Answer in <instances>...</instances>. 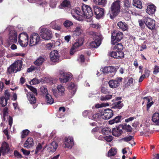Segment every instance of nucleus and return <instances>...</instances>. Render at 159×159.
I'll return each instance as SVG.
<instances>
[{"label":"nucleus","instance_id":"obj_1","mask_svg":"<svg viewBox=\"0 0 159 159\" xmlns=\"http://www.w3.org/2000/svg\"><path fill=\"white\" fill-rule=\"evenodd\" d=\"M120 1L117 0L111 4L109 10L110 17L113 19L119 13L120 11Z\"/></svg>","mask_w":159,"mask_h":159},{"label":"nucleus","instance_id":"obj_2","mask_svg":"<svg viewBox=\"0 0 159 159\" xmlns=\"http://www.w3.org/2000/svg\"><path fill=\"white\" fill-rule=\"evenodd\" d=\"M39 34L41 38L45 41L50 40L52 38V32L50 30L42 26L39 28Z\"/></svg>","mask_w":159,"mask_h":159},{"label":"nucleus","instance_id":"obj_3","mask_svg":"<svg viewBox=\"0 0 159 159\" xmlns=\"http://www.w3.org/2000/svg\"><path fill=\"white\" fill-rule=\"evenodd\" d=\"M22 61L20 60L16 61L8 68L7 72L10 74L20 71L22 68Z\"/></svg>","mask_w":159,"mask_h":159},{"label":"nucleus","instance_id":"obj_4","mask_svg":"<svg viewBox=\"0 0 159 159\" xmlns=\"http://www.w3.org/2000/svg\"><path fill=\"white\" fill-rule=\"evenodd\" d=\"M28 41L29 36L26 33H22L19 34L18 42L21 47H26L28 44Z\"/></svg>","mask_w":159,"mask_h":159},{"label":"nucleus","instance_id":"obj_5","mask_svg":"<svg viewBox=\"0 0 159 159\" xmlns=\"http://www.w3.org/2000/svg\"><path fill=\"white\" fill-rule=\"evenodd\" d=\"M93 36V41L90 43V46L91 48H97L101 43L102 36L99 33H94Z\"/></svg>","mask_w":159,"mask_h":159},{"label":"nucleus","instance_id":"obj_6","mask_svg":"<svg viewBox=\"0 0 159 159\" xmlns=\"http://www.w3.org/2000/svg\"><path fill=\"white\" fill-rule=\"evenodd\" d=\"M12 27H8L6 30H10L8 41L9 43H16L17 41V34L16 31L13 30Z\"/></svg>","mask_w":159,"mask_h":159},{"label":"nucleus","instance_id":"obj_7","mask_svg":"<svg viewBox=\"0 0 159 159\" xmlns=\"http://www.w3.org/2000/svg\"><path fill=\"white\" fill-rule=\"evenodd\" d=\"M57 89H52V90L53 95L56 98H57L64 95L65 89L64 86L60 84L57 86Z\"/></svg>","mask_w":159,"mask_h":159},{"label":"nucleus","instance_id":"obj_8","mask_svg":"<svg viewBox=\"0 0 159 159\" xmlns=\"http://www.w3.org/2000/svg\"><path fill=\"white\" fill-rule=\"evenodd\" d=\"M41 41L39 35L36 33H33L30 37L29 44L30 46L36 45L40 43Z\"/></svg>","mask_w":159,"mask_h":159},{"label":"nucleus","instance_id":"obj_9","mask_svg":"<svg viewBox=\"0 0 159 159\" xmlns=\"http://www.w3.org/2000/svg\"><path fill=\"white\" fill-rule=\"evenodd\" d=\"M83 17L90 18L93 15V12L91 8L89 6L84 4L82 7Z\"/></svg>","mask_w":159,"mask_h":159},{"label":"nucleus","instance_id":"obj_10","mask_svg":"<svg viewBox=\"0 0 159 159\" xmlns=\"http://www.w3.org/2000/svg\"><path fill=\"white\" fill-rule=\"evenodd\" d=\"M123 33L122 32L115 31L111 34V43L115 44L116 43L120 41L122 39Z\"/></svg>","mask_w":159,"mask_h":159},{"label":"nucleus","instance_id":"obj_11","mask_svg":"<svg viewBox=\"0 0 159 159\" xmlns=\"http://www.w3.org/2000/svg\"><path fill=\"white\" fill-rule=\"evenodd\" d=\"M71 14L75 19L80 20L81 17H83V12L81 11L79 7H76L71 11Z\"/></svg>","mask_w":159,"mask_h":159},{"label":"nucleus","instance_id":"obj_12","mask_svg":"<svg viewBox=\"0 0 159 159\" xmlns=\"http://www.w3.org/2000/svg\"><path fill=\"white\" fill-rule=\"evenodd\" d=\"M84 41V39L83 38L81 37L79 39L78 41L74 44L72 48L70 50V55H73L74 53L76 51V48L80 46L83 44Z\"/></svg>","mask_w":159,"mask_h":159},{"label":"nucleus","instance_id":"obj_13","mask_svg":"<svg viewBox=\"0 0 159 159\" xmlns=\"http://www.w3.org/2000/svg\"><path fill=\"white\" fill-rule=\"evenodd\" d=\"M144 23L146 26L150 29L152 30L155 27V20L148 17L144 18Z\"/></svg>","mask_w":159,"mask_h":159},{"label":"nucleus","instance_id":"obj_14","mask_svg":"<svg viewBox=\"0 0 159 159\" xmlns=\"http://www.w3.org/2000/svg\"><path fill=\"white\" fill-rule=\"evenodd\" d=\"M93 8L97 18L99 19L102 16L104 12V10L103 8H100L97 6H94Z\"/></svg>","mask_w":159,"mask_h":159},{"label":"nucleus","instance_id":"obj_15","mask_svg":"<svg viewBox=\"0 0 159 159\" xmlns=\"http://www.w3.org/2000/svg\"><path fill=\"white\" fill-rule=\"evenodd\" d=\"M83 32L82 27L81 25L77 26L71 31L72 36L74 38H77Z\"/></svg>","mask_w":159,"mask_h":159},{"label":"nucleus","instance_id":"obj_16","mask_svg":"<svg viewBox=\"0 0 159 159\" xmlns=\"http://www.w3.org/2000/svg\"><path fill=\"white\" fill-rule=\"evenodd\" d=\"M102 118L104 120H108L111 118L113 116L112 110L110 109L105 110L103 112H101Z\"/></svg>","mask_w":159,"mask_h":159},{"label":"nucleus","instance_id":"obj_17","mask_svg":"<svg viewBox=\"0 0 159 159\" xmlns=\"http://www.w3.org/2000/svg\"><path fill=\"white\" fill-rule=\"evenodd\" d=\"M117 67H116L113 66H109L105 67L102 70V72L104 73H113V75L111 76L113 77L117 70Z\"/></svg>","mask_w":159,"mask_h":159},{"label":"nucleus","instance_id":"obj_18","mask_svg":"<svg viewBox=\"0 0 159 159\" xmlns=\"http://www.w3.org/2000/svg\"><path fill=\"white\" fill-rule=\"evenodd\" d=\"M110 55L112 57L116 59L122 58L124 57V53L120 51H113L110 53Z\"/></svg>","mask_w":159,"mask_h":159},{"label":"nucleus","instance_id":"obj_19","mask_svg":"<svg viewBox=\"0 0 159 159\" xmlns=\"http://www.w3.org/2000/svg\"><path fill=\"white\" fill-rule=\"evenodd\" d=\"M51 60L53 62H58L59 58L58 52L56 50L51 51L50 55Z\"/></svg>","mask_w":159,"mask_h":159},{"label":"nucleus","instance_id":"obj_20","mask_svg":"<svg viewBox=\"0 0 159 159\" xmlns=\"http://www.w3.org/2000/svg\"><path fill=\"white\" fill-rule=\"evenodd\" d=\"M65 147L71 148L74 144L73 138L71 137H66L64 141Z\"/></svg>","mask_w":159,"mask_h":159},{"label":"nucleus","instance_id":"obj_21","mask_svg":"<svg viewBox=\"0 0 159 159\" xmlns=\"http://www.w3.org/2000/svg\"><path fill=\"white\" fill-rule=\"evenodd\" d=\"M156 7L153 4L148 5L146 9V12L150 15H152L155 13L156 10Z\"/></svg>","mask_w":159,"mask_h":159},{"label":"nucleus","instance_id":"obj_22","mask_svg":"<svg viewBox=\"0 0 159 159\" xmlns=\"http://www.w3.org/2000/svg\"><path fill=\"white\" fill-rule=\"evenodd\" d=\"M89 118L96 121L102 120H103L101 112L94 114L92 116H89Z\"/></svg>","mask_w":159,"mask_h":159},{"label":"nucleus","instance_id":"obj_23","mask_svg":"<svg viewBox=\"0 0 159 159\" xmlns=\"http://www.w3.org/2000/svg\"><path fill=\"white\" fill-rule=\"evenodd\" d=\"M26 95L28 100L29 101L30 103L32 104H34L36 102V99L33 93L31 92H28L26 93Z\"/></svg>","mask_w":159,"mask_h":159},{"label":"nucleus","instance_id":"obj_24","mask_svg":"<svg viewBox=\"0 0 159 159\" xmlns=\"http://www.w3.org/2000/svg\"><path fill=\"white\" fill-rule=\"evenodd\" d=\"M34 145V143L33 141V139L32 138H28L24 144V147L27 148H29L32 147Z\"/></svg>","mask_w":159,"mask_h":159},{"label":"nucleus","instance_id":"obj_25","mask_svg":"<svg viewBox=\"0 0 159 159\" xmlns=\"http://www.w3.org/2000/svg\"><path fill=\"white\" fill-rule=\"evenodd\" d=\"M62 77L59 78V80L61 82V83H66L70 80L71 77V76L70 74L67 73Z\"/></svg>","mask_w":159,"mask_h":159},{"label":"nucleus","instance_id":"obj_26","mask_svg":"<svg viewBox=\"0 0 159 159\" xmlns=\"http://www.w3.org/2000/svg\"><path fill=\"white\" fill-rule=\"evenodd\" d=\"M57 147V145L55 142H52L50 145H49L48 150L50 152H54Z\"/></svg>","mask_w":159,"mask_h":159},{"label":"nucleus","instance_id":"obj_27","mask_svg":"<svg viewBox=\"0 0 159 159\" xmlns=\"http://www.w3.org/2000/svg\"><path fill=\"white\" fill-rule=\"evenodd\" d=\"M0 150L4 153H7L9 150V148L8 144L6 142H4L2 144V147L0 148Z\"/></svg>","mask_w":159,"mask_h":159},{"label":"nucleus","instance_id":"obj_28","mask_svg":"<svg viewBox=\"0 0 159 159\" xmlns=\"http://www.w3.org/2000/svg\"><path fill=\"white\" fill-rule=\"evenodd\" d=\"M68 89L72 94L74 95L76 91L77 87L74 83H71L68 87Z\"/></svg>","mask_w":159,"mask_h":159},{"label":"nucleus","instance_id":"obj_29","mask_svg":"<svg viewBox=\"0 0 159 159\" xmlns=\"http://www.w3.org/2000/svg\"><path fill=\"white\" fill-rule=\"evenodd\" d=\"M152 120L156 125H159V113H155L152 116Z\"/></svg>","mask_w":159,"mask_h":159},{"label":"nucleus","instance_id":"obj_30","mask_svg":"<svg viewBox=\"0 0 159 159\" xmlns=\"http://www.w3.org/2000/svg\"><path fill=\"white\" fill-rule=\"evenodd\" d=\"M112 134L115 136H120L122 132L121 129H120L119 128H114L112 130Z\"/></svg>","mask_w":159,"mask_h":159},{"label":"nucleus","instance_id":"obj_31","mask_svg":"<svg viewBox=\"0 0 159 159\" xmlns=\"http://www.w3.org/2000/svg\"><path fill=\"white\" fill-rule=\"evenodd\" d=\"M70 2L69 0H64L60 4V8L64 7H70Z\"/></svg>","mask_w":159,"mask_h":159},{"label":"nucleus","instance_id":"obj_32","mask_svg":"<svg viewBox=\"0 0 159 159\" xmlns=\"http://www.w3.org/2000/svg\"><path fill=\"white\" fill-rule=\"evenodd\" d=\"M123 106V104L122 102L121 101H119L118 102H116L112 107V108L119 110L121 109Z\"/></svg>","mask_w":159,"mask_h":159},{"label":"nucleus","instance_id":"obj_33","mask_svg":"<svg viewBox=\"0 0 159 159\" xmlns=\"http://www.w3.org/2000/svg\"><path fill=\"white\" fill-rule=\"evenodd\" d=\"M133 5L139 9H141L143 7L142 3L140 0H133Z\"/></svg>","mask_w":159,"mask_h":159},{"label":"nucleus","instance_id":"obj_34","mask_svg":"<svg viewBox=\"0 0 159 159\" xmlns=\"http://www.w3.org/2000/svg\"><path fill=\"white\" fill-rule=\"evenodd\" d=\"M108 84L109 87L112 88H116L119 86V84L116 80H111L109 81Z\"/></svg>","mask_w":159,"mask_h":159},{"label":"nucleus","instance_id":"obj_35","mask_svg":"<svg viewBox=\"0 0 159 159\" xmlns=\"http://www.w3.org/2000/svg\"><path fill=\"white\" fill-rule=\"evenodd\" d=\"M45 98L47 104L51 105L53 103L54 100L49 94L47 93L46 94Z\"/></svg>","mask_w":159,"mask_h":159},{"label":"nucleus","instance_id":"obj_36","mask_svg":"<svg viewBox=\"0 0 159 159\" xmlns=\"http://www.w3.org/2000/svg\"><path fill=\"white\" fill-rule=\"evenodd\" d=\"M117 25L119 28L123 31H125L128 29L127 25L125 23H123L122 21L119 22L117 23Z\"/></svg>","mask_w":159,"mask_h":159},{"label":"nucleus","instance_id":"obj_37","mask_svg":"<svg viewBox=\"0 0 159 159\" xmlns=\"http://www.w3.org/2000/svg\"><path fill=\"white\" fill-rule=\"evenodd\" d=\"M45 61V59L43 57H40L34 62V64L36 65L39 66L41 65Z\"/></svg>","mask_w":159,"mask_h":159},{"label":"nucleus","instance_id":"obj_38","mask_svg":"<svg viewBox=\"0 0 159 159\" xmlns=\"http://www.w3.org/2000/svg\"><path fill=\"white\" fill-rule=\"evenodd\" d=\"M50 26L52 29L55 30H60L61 29V26L57 25L55 21L52 22L50 24Z\"/></svg>","mask_w":159,"mask_h":159},{"label":"nucleus","instance_id":"obj_39","mask_svg":"<svg viewBox=\"0 0 159 159\" xmlns=\"http://www.w3.org/2000/svg\"><path fill=\"white\" fill-rule=\"evenodd\" d=\"M7 101L5 98L4 96L1 97L0 98V105L2 107H5L7 103Z\"/></svg>","mask_w":159,"mask_h":159},{"label":"nucleus","instance_id":"obj_40","mask_svg":"<svg viewBox=\"0 0 159 159\" xmlns=\"http://www.w3.org/2000/svg\"><path fill=\"white\" fill-rule=\"evenodd\" d=\"M117 149L115 148H112L108 152V156H114L116 153Z\"/></svg>","mask_w":159,"mask_h":159},{"label":"nucleus","instance_id":"obj_41","mask_svg":"<svg viewBox=\"0 0 159 159\" xmlns=\"http://www.w3.org/2000/svg\"><path fill=\"white\" fill-rule=\"evenodd\" d=\"M93 1L96 4L101 5L103 6H105L107 2V0H93Z\"/></svg>","mask_w":159,"mask_h":159},{"label":"nucleus","instance_id":"obj_42","mask_svg":"<svg viewBox=\"0 0 159 159\" xmlns=\"http://www.w3.org/2000/svg\"><path fill=\"white\" fill-rule=\"evenodd\" d=\"M102 136L101 135L98 138V139L100 140H103V139H104L105 140L108 142H111L113 139V137L111 135L106 136L103 138H102Z\"/></svg>","mask_w":159,"mask_h":159},{"label":"nucleus","instance_id":"obj_43","mask_svg":"<svg viewBox=\"0 0 159 159\" xmlns=\"http://www.w3.org/2000/svg\"><path fill=\"white\" fill-rule=\"evenodd\" d=\"M73 25L72 22L69 20H66L63 23L64 26L67 29L70 28Z\"/></svg>","mask_w":159,"mask_h":159},{"label":"nucleus","instance_id":"obj_44","mask_svg":"<svg viewBox=\"0 0 159 159\" xmlns=\"http://www.w3.org/2000/svg\"><path fill=\"white\" fill-rule=\"evenodd\" d=\"M112 95L109 94L105 96H101L100 99L102 101H106L111 99L112 98Z\"/></svg>","mask_w":159,"mask_h":159},{"label":"nucleus","instance_id":"obj_45","mask_svg":"<svg viewBox=\"0 0 159 159\" xmlns=\"http://www.w3.org/2000/svg\"><path fill=\"white\" fill-rule=\"evenodd\" d=\"M42 147L41 145L39 143L36 147L35 150V154H38L39 152H42Z\"/></svg>","mask_w":159,"mask_h":159},{"label":"nucleus","instance_id":"obj_46","mask_svg":"<svg viewBox=\"0 0 159 159\" xmlns=\"http://www.w3.org/2000/svg\"><path fill=\"white\" fill-rule=\"evenodd\" d=\"M109 106V104L108 103H103L101 104H98L95 105V107L97 108H99L103 107H106Z\"/></svg>","mask_w":159,"mask_h":159},{"label":"nucleus","instance_id":"obj_47","mask_svg":"<svg viewBox=\"0 0 159 159\" xmlns=\"http://www.w3.org/2000/svg\"><path fill=\"white\" fill-rule=\"evenodd\" d=\"M92 114V112L90 110H85L83 113V115L85 117L87 116H90V115Z\"/></svg>","mask_w":159,"mask_h":159},{"label":"nucleus","instance_id":"obj_48","mask_svg":"<svg viewBox=\"0 0 159 159\" xmlns=\"http://www.w3.org/2000/svg\"><path fill=\"white\" fill-rule=\"evenodd\" d=\"M114 48L117 50V51H121V50L123 49V46L121 44L118 43L115 46Z\"/></svg>","mask_w":159,"mask_h":159},{"label":"nucleus","instance_id":"obj_49","mask_svg":"<svg viewBox=\"0 0 159 159\" xmlns=\"http://www.w3.org/2000/svg\"><path fill=\"white\" fill-rule=\"evenodd\" d=\"M102 132L104 135L107 134L110 132V129L107 128H103L102 130Z\"/></svg>","mask_w":159,"mask_h":159},{"label":"nucleus","instance_id":"obj_50","mask_svg":"<svg viewBox=\"0 0 159 159\" xmlns=\"http://www.w3.org/2000/svg\"><path fill=\"white\" fill-rule=\"evenodd\" d=\"M29 131L28 129H25L23 130L21 135V137L22 138H25L28 134Z\"/></svg>","mask_w":159,"mask_h":159},{"label":"nucleus","instance_id":"obj_51","mask_svg":"<svg viewBox=\"0 0 159 159\" xmlns=\"http://www.w3.org/2000/svg\"><path fill=\"white\" fill-rule=\"evenodd\" d=\"M90 26L91 27L93 28H95L97 29H98L100 28V25L98 23H92L90 24Z\"/></svg>","mask_w":159,"mask_h":159},{"label":"nucleus","instance_id":"obj_52","mask_svg":"<svg viewBox=\"0 0 159 159\" xmlns=\"http://www.w3.org/2000/svg\"><path fill=\"white\" fill-rule=\"evenodd\" d=\"M133 139V137L132 136L129 135L122 139V140L125 142H128L132 140Z\"/></svg>","mask_w":159,"mask_h":159},{"label":"nucleus","instance_id":"obj_53","mask_svg":"<svg viewBox=\"0 0 159 159\" xmlns=\"http://www.w3.org/2000/svg\"><path fill=\"white\" fill-rule=\"evenodd\" d=\"M143 98L145 100V101H146L147 104L151 102V101H153L152 98L150 96L145 97Z\"/></svg>","mask_w":159,"mask_h":159},{"label":"nucleus","instance_id":"obj_54","mask_svg":"<svg viewBox=\"0 0 159 159\" xmlns=\"http://www.w3.org/2000/svg\"><path fill=\"white\" fill-rule=\"evenodd\" d=\"M8 108L6 107L4 108L3 110V116L4 118V119L5 120V117L6 116H8Z\"/></svg>","mask_w":159,"mask_h":159},{"label":"nucleus","instance_id":"obj_55","mask_svg":"<svg viewBox=\"0 0 159 159\" xmlns=\"http://www.w3.org/2000/svg\"><path fill=\"white\" fill-rule=\"evenodd\" d=\"M28 1L31 3H36L38 5H41L42 4V2L39 0H28Z\"/></svg>","mask_w":159,"mask_h":159},{"label":"nucleus","instance_id":"obj_56","mask_svg":"<svg viewBox=\"0 0 159 159\" xmlns=\"http://www.w3.org/2000/svg\"><path fill=\"white\" fill-rule=\"evenodd\" d=\"M28 88L32 92H33L34 93L37 94V90L36 89L33 87V86L30 85H27Z\"/></svg>","mask_w":159,"mask_h":159},{"label":"nucleus","instance_id":"obj_57","mask_svg":"<svg viewBox=\"0 0 159 159\" xmlns=\"http://www.w3.org/2000/svg\"><path fill=\"white\" fill-rule=\"evenodd\" d=\"M78 60L80 62L83 63L84 61V57L83 55H80L78 58Z\"/></svg>","mask_w":159,"mask_h":159},{"label":"nucleus","instance_id":"obj_58","mask_svg":"<svg viewBox=\"0 0 159 159\" xmlns=\"http://www.w3.org/2000/svg\"><path fill=\"white\" fill-rule=\"evenodd\" d=\"M67 73L65 72L63 70H60L59 71V78H62L63 76L65 75Z\"/></svg>","mask_w":159,"mask_h":159},{"label":"nucleus","instance_id":"obj_59","mask_svg":"<svg viewBox=\"0 0 159 159\" xmlns=\"http://www.w3.org/2000/svg\"><path fill=\"white\" fill-rule=\"evenodd\" d=\"M5 98L7 100H8L10 98V93L7 90H6L5 92Z\"/></svg>","mask_w":159,"mask_h":159},{"label":"nucleus","instance_id":"obj_60","mask_svg":"<svg viewBox=\"0 0 159 159\" xmlns=\"http://www.w3.org/2000/svg\"><path fill=\"white\" fill-rule=\"evenodd\" d=\"M124 5L127 8L130 7L131 6V4L129 0H124Z\"/></svg>","mask_w":159,"mask_h":159},{"label":"nucleus","instance_id":"obj_61","mask_svg":"<svg viewBox=\"0 0 159 159\" xmlns=\"http://www.w3.org/2000/svg\"><path fill=\"white\" fill-rule=\"evenodd\" d=\"M40 82L39 80L36 78H34L31 80V83H32V84L34 85L39 83Z\"/></svg>","mask_w":159,"mask_h":159},{"label":"nucleus","instance_id":"obj_62","mask_svg":"<svg viewBox=\"0 0 159 159\" xmlns=\"http://www.w3.org/2000/svg\"><path fill=\"white\" fill-rule=\"evenodd\" d=\"M36 69V67H35L34 66H32L30 68L28 69L27 71L28 72H30L35 70Z\"/></svg>","mask_w":159,"mask_h":159},{"label":"nucleus","instance_id":"obj_63","mask_svg":"<svg viewBox=\"0 0 159 159\" xmlns=\"http://www.w3.org/2000/svg\"><path fill=\"white\" fill-rule=\"evenodd\" d=\"M159 72V66H155L154 70L153 73L154 74H157Z\"/></svg>","mask_w":159,"mask_h":159},{"label":"nucleus","instance_id":"obj_64","mask_svg":"<svg viewBox=\"0 0 159 159\" xmlns=\"http://www.w3.org/2000/svg\"><path fill=\"white\" fill-rule=\"evenodd\" d=\"M41 91L43 94H46L47 93H48L47 88L45 87L41 88Z\"/></svg>","mask_w":159,"mask_h":159}]
</instances>
